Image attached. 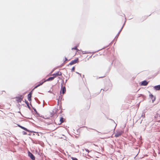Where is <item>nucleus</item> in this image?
Returning <instances> with one entry per match:
<instances>
[{
    "label": "nucleus",
    "mask_w": 160,
    "mask_h": 160,
    "mask_svg": "<svg viewBox=\"0 0 160 160\" xmlns=\"http://www.w3.org/2000/svg\"><path fill=\"white\" fill-rule=\"evenodd\" d=\"M33 135H35V134H33Z\"/></svg>",
    "instance_id": "nucleus-56"
},
{
    "label": "nucleus",
    "mask_w": 160,
    "mask_h": 160,
    "mask_svg": "<svg viewBox=\"0 0 160 160\" xmlns=\"http://www.w3.org/2000/svg\"><path fill=\"white\" fill-rule=\"evenodd\" d=\"M89 53V52H87L86 51H82V54H87V53Z\"/></svg>",
    "instance_id": "nucleus-25"
},
{
    "label": "nucleus",
    "mask_w": 160,
    "mask_h": 160,
    "mask_svg": "<svg viewBox=\"0 0 160 160\" xmlns=\"http://www.w3.org/2000/svg\"><path fill=\"white\" fill-rule=\"evenodd\" d=\"M63 81H62V82L61 84V88L60 91V94H61V92L63 94H64L66 92V89L65 87H63L62 83H63Z\"/></svg>",
    "instance_id": "nucleus-1"
},
{
    "label": "nucleus",
    "mask_w": 160,
    "mask_h": 160,
    "mask_svg": "<svg viewBox=\"0 0 160 160\" xmlns=\"http://www.w3.org/2000/svg\"><path fill=\"white\" fill-rule=\"evenodd\" d=\"M105 77V75L104 76H103L99 77L98 78H102L104 77Z\"/></svg>",
    "instance_id": "nucleus-38"
},
{
    "label": "nucleus",
    "mask_w": 160,
    "mask_h": 160,
    "mask_svg": "<svg viewBox=\"0 0 160 160\" xmlns=\"http://www.w3.org/2000/svg\"><path fill=\"white\" fill-rule=\"evenodd\" d=\"M28 132H33V133H38V132H36L35 131H31V130H30V131H28Z\"/></svg>",
    "instance_id": "nucleus-24"
},
{
    "label": "nucleus",
    "mask_w": 160,
    "mask_h": 160,
    "mask_svg": "<svg viewBox=\"0 0 160 160\" xmlns=\"http://www.w3.org/2000/svg\"><path fill=\"white\" fill-rule=\"evenodd\" d=\"M160 117V114L158 113H157L155 116V118H158Z\"/></svg>",
    "instance_id": "nucleus-17"
},
{
    "label": "nucleus",
    "mask_w": 160,
    "mask_h": 160,
    "mask_svg": "<svg viewBox=\"0 0 160 160\" xmlns=\"http://www.w3.org/2000/svg\"><path fill=\"white\" fill-rule=\"evenodd\" d=\"M48 92H50L51 93H52L53 94H54V93H53L52 91H51V90H49V91H48Z\"/></svg>",
    "instance_id": "nucleus-36"
},
{
    "label": "nucleus",
    "mask_w": 160,
    "mask_h": 160,
    "mask_svg": "<svg viewBox=\"0 0 160 160\" xmlns=\"http://www.w3.org/2000/svg\"><path fill=\"white\" fill-rule=\"evenodd\" d=\"M122 28H121V29H120V30L119 31V32H120H120H121V31H122Z\"/></svg>",
    "instance_id": "nucleus-40"
},
{
    "label": "nucleus",
    "mask_w": 160,
    "mask_h": 160,
    "mask_svg": "<svg viewBox=\"0 0 160 160\" xmlns=\"http://www.w3.org/2000/svg\"><path fill=\"white\" fill-rule=\"evenodd\" d=\"M22 133H23V135H26V134H27V133L26 132H25V131H23L22 132Z\"/></svg>",
    "instance_id": "nucleus-28"
},
{
    "label": "nucleus",
    "mask_w": 160,
    "mask_h": 160,
    "mask_svg": "<svg viewBox=\"0 0 160 160\" xmlns=\"http://www.w3.org/2000/svg\"><path fill=\"white\" fill-rule=\"evenodd\" d=\"M110 120H112V121H113L114 122V121L113 120H112V119H110Z\"/></svg>",
    "instance_id": "nucleus-49"
},
{
    "label": "nucleus",
    "mask_w": 160,
    "mask_h": 160,
    "mask_svg": "<svg viewBox=\"0 0 160 160\" xmlns=\"http://www.w3.org/2000/svg\"><path fill=\"white\" fill-rule=\"evenodd\" d=\"M55 70V68H54L53 69L51 72H50V74H51V73H52L54 71V70Z\"/></svg>",
    "instance_id": "nucleus-34"
},
{
    "label": "nucleus",
    "mask_w": 160,
    "mask_h": 160,
    "mask_svg": "<svg viewBox=\"0 0 160 160\" xmlns=\"http://www.w3.org/2000/svg\"><path fill=\"white\" fill-rule=\"evenodd\" d=\"M140 96H142V98H143L144 99L145 98H146V96L142 94H140Z\"/></svg>",
    "instance_id": "nucleus-27"
},
{
    "label": "nucleus",
    "mask_w": 160,
    "mask_h": 160,
    "mask_svg": "<svg viewBox=\"0 0 160 160\" xmlns=\"http://www.w3.org/2000/svg\"><path fill=\"white\" fill-rule=\"evenodd\" d=\"M62 72H60L58 71L56 73H53V74H52V75L53 76H56V77L57 76H61L62 75Z\"/></svg>",
    "instance_id": "nucleus-12"
},
{
    "label": "nucleus",
    "mask_w": 160,
    "mask_h": 160,
    "mask_svg": "<svg viewBox=\"0 0 160 160\" xmlns=\"http://www.w3.org/2000/svg\"><path fill=\"white\" fill-rule=\"evenodd\" d=\"M52 87H53V86H52V88H52Z\"/></svg>",
    "instance_id": "nucleus-54"
},
{
    "label": "nucleus",
    "mask_w": 160,
    "mask_h": 160,
    "mask_svg": "<svg viewBox=\"0 0 160 160\" xmlns=\"http://www.w3.org/2000/svg\"><path fill=\"white\" fill-rule=\"evenodd\" d=\"M150 98L152 100V102L153 103L155 100L156 97H154L152 94H150L149 95Z\"/></svg>",
    "instance_id": "nucleus-7"
},
{
    "label": "nucleus",
    "mask_w": 160,
    "mask_h": 160,
    "mask_svg": "<svg viewBox=\"0 0 160 160\" xmlns=\"http://www.w3.org/2000/svg\"><path fill=\"white\" fill-rule=\"evenodd\" d=\"M56 77V76H53V77H51L45 80V81L46 82V81H49L53 80Z\"/></svg>",
    "instance_id": "nucleus-6"
},
{
    "label": "nucleus",
    "mask_w": 160,
    "mask_h": 160,
    "mask_svg": "<svg viewBox=\"0 0 160 160\" xmlns=\"http://www.w3.org/2000/svg\"><path fill=\"white\" fill-rule=\"evenodd\" d=\"M79 59L78 58H77L76 59H75L74 60H72L71 61L69 64L68 65H72L74 64H75L77 63H78L79 62Z\"/></svg>",
    "instance_id": "nucleus-2"
},
{
    "label": "nucleus",
    "mask_w": 160,
    "mask_h": 160,
    "mask_svg": "<svg viewBox=\"0 0 160 160\" xmlns=\"http://www.w3.org/2000/svg\"><path fill=\"white\" fill-rule=\"evenodd\" d=\"M133 140H134V141H136V139H135L134 138V139H133Z\"/></svg>",
    "instance_id": "nucleus-48"
},
{
    "label": "nucleus",
    "mask_w": 160,
    "mask_h": 160,
    "mask_svg": "<svg viewBox=\"0 0 160 160\" xmlns=\"http://www.w3.org/2000/svg\"><path fill=\"white\" fill-rule=\"evenodd\" d=\"M72 49H74V50H78L77 46H76L74 47L73 48H72Z\"/></svg>",
    "instance_id": "nucleus-23"
},
{
    "label": "nucleus",
    "mask_w": 160,
    "mask_h": 160,
    "mask_svg": "<svg viewBox=\"0 0 160 160\" xmlns=\"http://www.w3.org/2000/svg\"><path fill=\"white\" fill-rule=\"evenodd\" d=\"M120 32H118V34L115 37V38H114V40H115V39L116 38V41H117V38H118V36H119V34H120Z\"/></svg>",
    "instance_id": "nucleus-19"
},
{
    "label": "nucleus",
    "mask_w": 160,
    "mask_h": 160,
    "mask_svg": "<svg viewBox=\"0 0 160 160\" xmlns=\"http://www.w3.org/2000/svg\"><path fill=\"white\" fill-rule=\"evenodd\" d=\"M122 133V131L121 132H117L116 133H115V136L116 137H118L120 136Z\"/></svg>",
    "instance_id": "nucleus-10"
},
{
    "label": "nucleus",
    "mask_w": 160,
    "mask_h": 160,
    "mask_svg": "<svg viewBox=\"0 0 160 160\" xmlns=\"http://www.w3.org/2000/svg\"><path fill=\"white\" fill-rule=\"evenodd\" d=\"M31 133H29L28 134V135L30 136V135H31Z\"/></svg>",
    "instance_id": "nucleus-42"
},
{
    "label": "nucleus",
    "mask_w": 160,
    "mask_h": 160,
    "mask_svg": "<svg viewBox=\"0 0 160 160\" xmlns=\"http://www.w3.org/2000/svg\"><path fill=\"white\" fill-rule=\"evenodd\" d=\"M148 92L149 93H150V91H148Z\"/></svg>",
    "instance_id": "nucleus-51"
},
{
    "label": "nucleus",
    "mask_w": 160,
    "mask_h": 160,
    "mask_svg": "<svg viewBox=\"0 0 160 160\" xmlns=\"http://www.w3.org/2000/svg\"><path fill=\"white\" fill-rule=\"evenodd\" d=\"M43 107H44V104H43Z\"/></svg>",
    "instance_id": "nucleus-55"
},
{
    "label": "nucleus",
    "mask_w": 160,
    "mask_h": 160,
    "mask_svg": "<svg viewBox=\"0 0 160 160\" xmlns=\"http://www.w3.org/2000/svg\"><path fill=\"white\" fill-rule=\"evenodd\" d=\"M35 99L37 103H38V104H40V102L39 101V100L37 98H35Z\"/></svg>",
    "instance_id": "nucleus-20"
},
{
    "label": "nucleus",
    "mask_w": 160,
    "mask_h": 160,
    "mask_svg": "<svg viewBox=\"0 0 160 160\" xmlns=\"http://www.w3.org/2000/svg\"><path fill=\"white\" fill-rule=\"evenodd\" d=\"M94 130H95V131H97V132H98V131H97V130H95V129H94Z\"/></svg>",
    "instance_id": "nucleus-45"
},
{
    "label": "nucleus",
    "mask_w": 160,
    "mask_h": 160,
    "mask_svg": "<svg viewBox=\"0 0 160 160\" xmlns=\"http://www.w3.org/2000/svg\"><path fill=\"white\" fill-rule=\"evenodd\" d=\"M31 107H32V108H33L34 111L35 112V113L36 114L37 116L38 117H41L40 116V114L37 112L36 109L34 108L32 106Z\"/></svg>",
    "instance_id": "nucleus-11"
},
{
    "label": "nucleus",
    "mask_w": 160,
    "mask_h": 160,
    "mask_svg": "<svg viewBox=\"0 0 160 160\" xmlns=\"http://www.w3.org/2000/svg\"><path fill=\"white\" fill-rule=\"evenodd\" d=\"M113 41H112L110 44H109V45H110L112 43V42Z\"/></svg>",
    "instance_id": "nucleus-43"
},
{
    "label": "nucleus",
    "mask_w": 160,
    "mask_h": 160,
    "mask_svg": "<svg viewBox=\"0 0 160 160\" xmlns=\"http://www.w3.org/2000/svg\"><path fill=\"white\" fill-rule=\"evenodd\" d=\"M38 87V85H37L36 86L34 87V88L32 90V91H33L34 89H35V88H37Z\"/></svg>",
    "instance_id": "nucleus-29"
},
{
    "label": "nucleus",
    "mask_w": 160,
    "mask_h": 160,
    "mask_svg": "<svg viewBox=\"0 0 160 160\" xmlns=\"http://www.w3.org/2000/svg\"><path fill=\"white\" fill-rule=\"evenodd\" d=\"M105 48H106V47H104V48H102V49H99V50H97V51H100V50H102V49H103Z\"/></svg>",
    "instance_id": "nucleus-39"
},
{
    "label": "nucleus",
    "mask_w": 160,
    "mask_h": 160,
    "mask_svg": "<svg viewBox=\"0 0 160 160\" xmlns=\"http://www.w3.org/2000/svg\"><path fill=\"white\" fill-rule=\"evenodd\" d=\"M85 150L86 152H88V153H89V150H88V149H86V148H85Z\"/></svg>",
    "instance_id": "nucleus-30"
},
{
    "label": "nucleus",
    "mask_w": 160,
    "mask_h": 160,
    "mask_svg": "<svg viewBox=\"0 0 160 160\" xmlns=\"http://www.w3.org/2000/svg\"><path fill=\"white\" fill-rule=\"evenodd\" d=\"M32 90L31 91L28 95V97H32Z\"/></svg>",
    "instance_id": "nucleus-15"
},
{
    "label": "nucleus",
    "mask_w": 160,
    "mask_h": 160,
    "mask_svg": "<svg viewBox=\"0 0 160 160\" xmlns=\"http://www.w3.org/2000/svg\"><path fill=\"white\" fill-rule=\"evenodd\" d=\"M45 81V79H43L42 81H40L39 83L38 84V87L42 85Z\"/></svg>",
    "instance_id": "nucleus-13"
},
{
    "label": "nucleus",
    "mask_w": 160,
    "mask_h": 160,
    "mask_svg": "<svg viewBox=\"0 0 160 160\" xmlns=\"http://www.w3.org/2000/svg\"><path fill=\"white\" fill-rule=\"evenodd\" d=\"M125 22L123 24L122 26V27L121 28H122H122H123V27H124V25H125Z\"/></svg>",
    "instance_id": "nucleus-37"
},
{
    "label": "nucleus",
    "mask_w": 160,
    "mask_h": 160,
    "mask_svg": "<svg viewBox=\"0 0 160 160\" xmlns=\"http://www.w3.org/2000/svg\"><path fill=\"white\" fill-rule=\"evenodd\" d=\"M37 135H38V136H39V134H38V133H37Z\"/></svg>",
    "instance_id": "nucleus-47"
},
{
    "label": "nucleus",
    "mask_w": 160,
    "mask_h": 160,
    "mask_svg": "<svg viewBox=\"0 0 160 160\" xmlns=\"http://www.w3.org/2000/svg\"><path fill=\"white\" fill-rule=\"evenodd\" d=\"M142 121H142H141V122H140V123H141Z\"/></svg>",
    "instance_id": "nucleus-50"
},
{
    "label": "nucleus",
    "mask_w": 160,
    "mask_h": 160,
    "mask_svg": "<svg viewBox=\"0 0 160 160\" xmlns=\"http://www.w3.org/2000/svg\"><path fill=\"white\" fill-rule=\"evenodd\" d=\"M89 129H92V128H89Z\"/></svg>",
    "instance_id": "nucleus-53"
},
{
    "label": "nucleus",
    "mask_w": 160,
    "mask_h": 160,
    "mask_svg": "<svg viewBox=\"0 0 160 160\" xmlns=\"http://www.w3.org/2000/svg\"><path fill=\"white\" fill-rule=\"evenodd\" d=\"M145 117V114H142L141 116V117H142V118H144Z\"/></svg>",
    "instance_id": "nucleus-31"
},
{
    "label": "nucleus",
    "mask_w": 160,
    "mask_h": 160,
    "mask_svg": "<svg viewBox=\"0 0 160 160\" xmlns=\"http://www.w3.org/2000/svg\"><path fill=\"white\" fill-rule=\"evenodd\" d=\"M60 121L61 122V123H62L63 122L64 118L62 117L60 118Z\"/></svg>",
    "instance_id": "nucleus-18"
},
{
    "label": "nucleus",
    "mask_w": 160,
    "mask_h": 160,
    "mask_svg": "<svg viewBox=\"0 0 160 160\" xmlns=\"http://www.w3.org/2000/svg\"><path fill=\"white\" fill-rule=\"evenodd\" d=\"M153 88L156 91H159L160 90V85H156L153 87Z\"/></svg>",
    "instance_id": "nucleus-9"
},
{
    "label": "nucleus",
    "mask_w": 160,
    "mask_h": 160,
    "mask_svg": "<svg viewBox=\"0 0 160 160\" xmlns=\"http://www.w3.org/2000/svg\"><path fill=\"white\" fill-rule=\"evenodd\" d=\"M84 75H83V76H82V77L83 78V77H84Z\"/></svg>",
    "instance_id": "nucleus-52"
},
{
    "label": "nucleus",
    "mask_w": 160,
    "mask_h": 160,
    "mask_svg": "<svg viewBox=\"0 0 160 160\" xmlns=\"http://www.w3.org/2000/svg\"><path fill=\"white\" fill-rule=\"evenodd\" d=\"M18 112V113H20L21 114V115H22V114H21V112H20V111Z\"/></svg>",
    "instance_id": "nucleus-44"
},
{
    "label": "nucleus",
    "mask_w": 160,
    "mask_h": 160,
    "mask_svg": "<svg viewBox=\"0 0 160 160\" xmlns=\"http://www.w3.org/2000/svg\"><path fill=\"white\" fill-rule=\"evenodd\" d=\"M23 98V96L22 95H20L19 96L16 97V98L18 99L16 100L18 102H21V101L22 100Z\"/></svg>",
    "instance_id": "nucleus-4"
},
{
    "label": "nucleus",
    "mask_w": 160,
    "mask_h": 160,
    "mask_svg": "<svg viewBox=\"0 0 160 160\" xmlns=\"http://www.w3.org/2000/svg\"><path fill=\"white\" fill-rule=\"evenodd\" d=\"M71 158L72 160H78L77 158L75 157H71Z\"/></svg>",
    "instance_id": "nucleus-21"
},
{
    "label": "nucleus",
    "mask_w": 160,
    "mask_h": 160,
    "mask_svg": "<svg viewBox=\"0 0 160 160\" xmlns=\"http://www.w3.org/2000/svg\"><path fill=\"white\" fill-rule=\"evenodd\" d=\"M18 125L19 127H20L22 129L24 130L25 131L27 132H28V131H30V130L28 129L27 128H26L23 126H22L20 125H19V124H18Z\"/></svg>",
    "instance_id": "nucleus-8"
},
{
    "label": "nucleus",
    "mask_w": 160,
    "mask_h": 160,
    "mask_svg": "<svg viewBox=\"0 0 160 160\" xmlns=\"http://www.w3.org/2000/svg\"><path fill=\"white\" fill-rule=\"evenodd\" d=\"M68 60L67 58L66 57H65V60L64 61V62H65L67 61Z\"/></svg>",
    "instance_id": "nucleus-32"
},
{
    "label": "nucleus",
    "mask_w": 160,
    "mask_h": 160,
    "mask_svg": "<svg viewBox=\"0 0 160 160\" xmlns=\"http://www.w3.org/2000/svg\"><path fill=\"white\" fill-rule=\"evenodd\" d=\"M148 82L146 80L142 81L141 83V85L142 86H146L148 85Z\"/></svg>",
    "instance_id": "nucleus-5"
},
{
    "label": "nucleus",
    "mask_w": 160,
    "mask_h": 160,
    "mask_svg": "<svg viewBox=\"0 0 160 160\" xmlns=\"http://www.w3.org/2000/svg\"><path fill=\"white\" fill-rule=\"evenodd\" d=\"M25 102L27 105L28 108L29 109L31 110V108L29 105V103L28 101H27L26 99L25 100Z\"/></svg>",
    "instance_id": "nucleus-14"
},
{
    "label": "nucleus",
    "mask_w": 160,
    "mask_h": 160,
    "mask_svg": "<svg viewBox=\"0 0 160 160\" xmlns=\"http://www.w3.org/2000/svg\"><path fill=\"white\" fill-rule=\"evenodd\" d=\"M75 68L74 66L71 69V72H74L75 71Z\"/></svg>",
    "instance_id": "nucleus-22"
},
{
    "label": "nucleus",
    "mask_w": 160,
    "mask_h": 160,
    "mask_svg": "<svg viewBox=\"0 0 160 160\" xmlns=\"http://www.w3.org/2000/svg\"><path fill=\"white\" fill-rule=\"evenodd\" d=\"M102 90H103V91H107V90H108V89H106V88H104V89H101V91Z\"/></svg>",
    "instance_id": "nucleus-33"
},
{
    "label": "nucleus",
    "mask_w": 160,
    "mask_h": 160,
    "mask_svg": "<svg viewBox=\"0 0 160 160\" xmlns=\"http://www.w3.org/2000/svg\"><path fill=\"white\" fill-rule=\"evenodd\" d=\"M28 156L32 160H35V157L34 156L30 151L28 152Z\"/></svg>",
    "instance_id": "nucleus-3"
},
{
    "label": "nucleus",
    "mask_w": 160,
    "mask_h": 160,
    "mask_svg": "<svg viewBox=\"0 0 160 160\" xmlns=\"http://www.w3.org/2000/svg\"><path fill=\"white\" fill-rule=\"evenodd\" d=\"M76 73H77V74H78L81 77V74L80 73H79V72H76Z\"/></svg>",
    "instance_id": "nucleus-35"
},
{
    "label": "nucleus",
    "mask_w": 160,
    "mask_h": 160,
    "mask_svg": "<svg viewBox=\"0 0 160 160\" xmlns=\"http://www.w3.org/2000/svg\"><path fill=\"white\" fill-rule=\"evenodd\" d=\"M60 99V100H61V99H62V97H61L60 96H59V98H58V103H59V99Z\"/></svg>",
    "instance_id": "nucleus-26"
},
{
    "label": "nucleus",
    "mask_w": 160,
    "mask_h": 160,
    "mask_svg": "<svg viewBox=\"0 0 160 160\" xmlns=\"http://www.w3.org/2000/svg\"><path fill=\"white\" fill-rule=\"evenodd\" d=\"M32 97H28V100L30 101V105L32 106V104L31 103V101L32 100Z\"/></svg>",
    "instance_id": "nucleus-16"
},
{
    "label": "nucleus",
    "mask_w": 160,
    "mask_h": 160,
    "mask_svg": "<svg viewBox=\"0 0 160 160\" xmlns=\"http://www.w3.org/2000/svg\"><path fill=\"white\" fill-rule=\"evenodd\" d=\"M68 80L66 79L65 81V82H66Z\"/></svg>",
    "instance_id": "nucleus-46"
},
{
    "label": "nucleus",
    "mask_w": 160,
    "mask_h": 160,
    "mask_svg": "<svg viewBox=\"0 0 160 160\" xmlns=\"http://www.w3.org/2000/svg\"><path fill=\"white\" fill-rule=\"evenodd\" d=\"M139 140L141 141V140H142V137H141V136H140V138H139Z\"/></svg>",
    "instance_id": "nucleus-41"
}]
</instances>
